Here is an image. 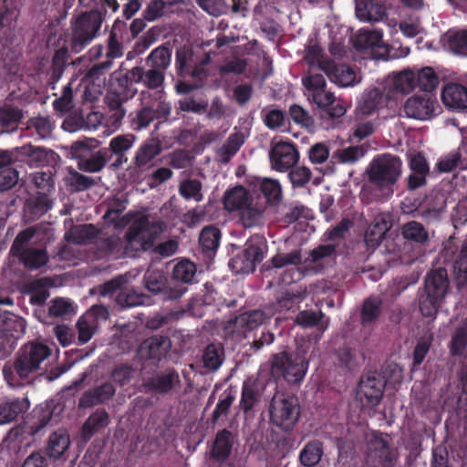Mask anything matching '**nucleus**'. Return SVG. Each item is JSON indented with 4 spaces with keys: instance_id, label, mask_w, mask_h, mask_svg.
Returning <instances> with one entry per match:
<instances>
[{
    "instance_id": "1",
    "label": "nucleus",
    "mask_w": 467,
    "mask_h": 467,
    "mask_svg": "<svg viewBox=\"0 0 467 467\" xmlns=\"http://www.w3.org/2000/svg\"><path fill=\"white\" fill-rule=\"evenodd\" d=\"M125 209L124 202L119 199V229L130 223L125 234L124 254L134 256L137 252L151 250L152 254L162 258L176 254L179 244L170 239L154 245L155 241L166 231L167 223L161 219L150 221L148 215L129 212L120 217L121 211Z\"/></svg>"
},
{
    "instance_id": "2",
    "label": "nucleus",
    "mask_w": 467,
    "mask_h": 467,
    "mask_svg": "<svg viewBox=\"0 0 467 467\" xmlns=\"http://www.w3.org/2000/svg\"><path fill=\"white\" fill-rule=\"evenodd\" d=\"M51 354V348L44 343L30 341L24 344L14 359L4 365V379L11 388L29 384L31 379L41 375L45 370L46 361Z\"/></svg>"
},
{
    "instance_id": "3",
    "label": "nucleus",
    "mask_w": 467,
    "mask_h": 467,
    "mask_svg": "<svg viewBox=\"0 0 467 467\" xmlns=\"http://www.w3.org/2000/svg\"><path fill=\"white\" fill-rule=\"evenodd\" d=\"M402 172V161L400 157L389 153L376 156L368 169V179L373 187V198L387 200L394 193V186Z\"/></svg>"
},
{
    "instance_id": "4",
    "label": "nucleus",
    "mask_w": 467,
    "mask_h": 467,
    "mask_svg": "<svg viewBox=\"0 0 467 467\" xmlns=\"http://www.w3.org/2000/svg\"><path fill=\"white\" fill-rule=\"evenodd\" d=\"M450 289L448 271L445 267L431 269L424 278L423 293L419 297V308L425 317H434L444 302Z\"/></svg>"
},
{
    "instance_id": "5",
    "label": "nucleus",
    "mask_w": 467,
    "mask_h": 467,
    "mask_svg": "<svg viewBox=\"0 0 467 467\" xmlns=\"http://www.w3.org/2000/svg\"><path fill=\"white\" fill-rule=\"evenodd\" d=\"M74 238L78 244L93 243L98 240L99 249L105 254L112 252L117 246V209L111 206L103 215V225L97 228L93 224H83L74 230Z\"/></svg>"
},
{
    "instance_id": "6",
    "label": "nucleus",
    "mask_w": 467,
    "mask_h": 467,
    "mask_svg": "<svg viewBox=\"0 0 467 467\" xmlns=\"http://www.w3.org/2000/svg\"><path fill=\"white\" fill-rule=\"evenodd\" d=\"M104 17L99 10L82 12L70 20V52L78 54L99 35Z\"/></svg>"
},
{
    "instance_id": "7",
    "label": "nucleus",
    "mask_w": 467,
    "mask_h": 467,
    "mask_svg": "<svg viewBox=\"0 0 467 467\" xmlns=\"http://www.w3.org/2000/svg\"><path fill=\"white\" fill-rule=\"evenodd\" d=\"M309 361L304 350L279 352L274 354L271 361V373L283 378L288 383H300L308 369Z\"/></svg>"
},
{
    "instance_id": "8",
    "label": "nucleus",
    "mask_w": 467,
    "mask_h": 467,
    "mask_svg": "<svg viewBox=\"0 0 467 467\" xmlns=\"http://www.w3.org/2000/svg\"><path fill=\"white\" fill-rule=\"evenodd\" d=\"M268 250L267 241L262 234H254L244 244V249L231 258L229 267L235 274L253 273Z\"/></svg>"
},
{
    "instance_id": "9",
    "label": "nucleus",
    "mask_w": 467,
    "mask_h": 467,
    "mask_svg": "<svg viewBox=\"0 0 467 467\" xmlns=\"http://www.w3.org/2000/svg\"><path fill=\"white\" fill-rule=\"evenodd\" d=\"M270 422L283 431H290L297 423L300 407L295 397L275 396L269 406Z\"/></svg>"
},
{
    "instance_id": "10",
    "label": "nucleus",
    "mask_w": 467,
    "mask_h": 467,
    "mask_svg": "<svg viewBox=\"0 0 467 467\" xmlns=\"http://www.w3.org/2000/svg\"><path fill=\"white\" fill-rule=\"evenodd\" d=\"M17 158V168L28 166L39 168L49 166L56 161L58 155L51 149L43 146H35L31 143L24 144L15 148Z\"/></svg>"
},
{
    "instance_id": "11",
    "label": "nucleus",
    "mask_w": 467,
    "mask_h": 467,
    "mask_svg": "<svg viewBox=\"0 0 467 467\" xmlns=\"http://www.w3.org/2000/svg\"><path fill=\"white\" fill-rule=\"evenodd\" d=\"M143 280L145 288L151 294L160 295L164 301L178 300L187 291L182 285L168 284L167 277L159 270H148Z\"/></svg>"
},
{
    "instance_id": "12",
    "label": "nucleus",
    "mask_w": 467,
    "mask_h": 467,
    "mask_svg": "<svg viewBox=\"0 0 467 467\" xmlns=\"http://www.w3.org/2000/svg\"><path fill=\"white\" fill-rule=\"evenodd\" d=\"M439 102L432 93H420L410 97L403 105V111L408 118L426 120L436 115Z\"/></svg>"
},
{
    "instance_id": "13",
    "label": "nucleus",
    "mask_w": 467,
    "mask_h": 467,
    "mask_svg": "<svg viewBox=\"0 0 467 467\" xmlns=\"http://www.w3.org/2000/svg\"><path fill=\"white\" fill-rule=\"evenodd\" d=\"M366 463L368 467H393L394 457L389 442L381 434H373L368 440Z\"/></svg>"
},
{
    "instance_id": "14",
    "label": "nucleus",
    "mask_w": 467,
    "mask_h": 467,
    "mask_svg": "<svg viewBox=\"0 0 467 467\" xmlns=\"http://www.w3.org/2000/svg\"><path fill=\"white\" fill-rule=\"evenodd\" d=\"M271 167L276 171H286L299 161V152L296 144L290 141L272 142L269 151Z\"/></svg>"
},
{
    "instance_id": "15",
    "label": "nucleus",
    "mask_w": 467,
    "mask_h": 467,
    "mask_svg": "<svg viewBox=\"0 0 467 467\" xmlns=\"http://www.w3.org/2000/svg\"><path fill=\"white\" fill-rule=\"evenodd\" d=\"M171 105L162 100L161 97H155L142 101V108L137 113L133 122L138 129L148 127L154 119H166L171 114Z\"/></svg>"
},
{
    "instance_id": "16",
    "label": "nucleus",
    "mask_w": 467,
    "mask_h": 467,
    "mask_svg": "<svg viewBox=\"0 0 467 467\" xmlns=\"http://www.w3.org/2000/svg\"><path fill=\"white\" fill-rule=\"evenodd\" d=\"M385 386L386 380L381 374L370 372L360 379L357 394L361 401L366 400L367 405L376 406L382 399Z\"/></svg>"
},
{
    "instance_id": "17",
    "label": "nucleus",
    "mask_w": 467,
    "mask_h": 467,
    "mask_svg": "<svg viewBox=\"0 0 467 467\" xmlns=\"http://www.w3.org/2000/svg\"><path fill=\"white\" fill-rule=\"evenodd\" d=\"M309 99L317 105L321 118L334 119L344 116L346 113V108L340 101L337 100L334 93L327 90V88L312 93Z\"/></svg>"
},
{
    "instance_id": "18",
    "label": "nucleus",
    "mask_w": 467,
    "mask_h": 467,
    "mask_svg": "<svg viewBox=\"0 0 467 467\" xmlns=\"http://www.w3.org/2000/svg\"><path fill=\"white\" fill-rule=\"evenodd\" d=\"M181 379L179 373L174 368H169L159 372L143 381L146 393L164 395L169 393L174 387L180 386Z\"/></svg>"
},
{
    "instance_id": "19",
    "label": "nucleus",
    "mask_w": 467,
    "mask_h": 467,
    "mask_svg": "<svg viewBox=\"0 0 467 467\" xmlns=\"http://www.w3.org/2000/svg\"><path fill=\"white\" fill-rule=\"evenodd\" d=\"M171 348L167 336L156 335L145 339L138 348V355L142 359L159 362L166 357Z\"/></svg>"
},
{
    "instance_id": "20",
    "label": "nucleus",
    "mask_w": 467,
    "mask_h": 467,
    "mask_svg": "<svg viewBox=\"0 0 467 467\" xmlns=\"http://www.w3.org/2000/svg\"><path fill=\"white\" fill-rule=\"evenodd\" d=\"M53 207V200L47 192H36L30 194L25 202L23 213L27 223L39 220Z\"/></svg>"
},
{
    "instance_id": "21",
    "label": "nucleus",
    "mask_w": 467,
    "mask_h": 467,
    "mask_svg": "<svg viewBox=\"0 0 467 467\" xmlns=\"http://www.w3.org/2000/svg\"><path fill=\"white\" fill-rule=\"evenodd\" d=\"M443 104L457 112H467V86L448 83L441 91Z\"/></svg>"
},
{
    "instance_id": "22",
    "label": "nucleus",
    "mask_w": 467,
    "mask_h": 467,
    "mask_svg": "<svg viewBox=\"0 0 467 467\" xmlns=\"http://www.w3.org/2000/svg\"><path fill=\"white\" fill-rule=\"evenodd\" d=\"M330 81L340 87L353 86L357 82V75L354 69L346 64H337L332 60H327L322 66Z\"/></svg>"
},
{
    "instance_id": "23",
    "label": "nucleus",
    "mask_w": 467,
    "mask_h": 467,
    "mask_svg": "<svg viewBox=\"0 0 467 467\" xmlns=\"http://www.w3.org/2000/svg\"><path fill=\"white\" fill-rule=\"evenodd\" d=\"M305 290L299 287L281 288L275 292L273 308L280 313L294 309L305 299Z\"/></svg>"
},
{
    "instance_id": "24",
    "label": "nucleus",
    "mask_w": 467,
    "mask_h": 467,
    "mask_svg": "<svg viewBox=\"0 0 467 467\" xmlns=\"http://www.w3.org/2000/svg\"><path fill=\"white\" fill-rule=\"evenodd\" d=\"M117 19L112 24V29L109 39V50L107 52V60L101 63L94 64L86 73V78L93 81H99L100 77L112 67L113 59L117 57Z\"/></svg>"
},
{
    "instance_id": "25",
    "label": "nucleus",
    "mask_w": 467,
    "mask_h": 467,
    "mask_svg": "<svg viewBox=\"0 0 467 467\" xmlns=\"http://www.w3.org/2000/svg\"><path fill=\"white\" fill-rule=\"evenodd\" d=\"M235 436L231 431L227 429L218 431L211 448V458L216 462L228 460L232 454Z\"/></svg>"
},
{
    "instance_id": "26",
    "label": "nucleus",
    "mask_w": 467,
    "mask_h": 467,
    "mask_svg": "<svg viewBox=\"0 0 467 467\" xmlns=\"http://www.w3.org/2000/svg\"><path fill=\"white\" fill-rule=\"evenodd\" d=\"M70 445V437L67 430L58 429L53 431L43 450L48 461L55 462L62 459Z\"/></svg>"
},
{
    "instance_id": "27",
    "label": "nucleus",
    "mask_w": 467,
    "mask_h": 467,
    "mask_svg": "<svg viewBox=\"0 0 467 467\" xmlns=\"http://www.w3.org/2000/svg\"><path fill=\"white\" fill-rule=\"evenodd\" d=\"M355 12L364 22L379 21L387 16L386 7L379 0H356Z\"/></svg>"
},
{
    "instance_id": "28",
    "label": "nucleus",
    "mask_w": 467,
    "mask_h": 467,
    "mask_svg": "<svg viewBox=\"0 0 467 467\" xmlns=\"http://www.w3.org/2000/svg\"><path fill=\"white\" fill-rule=\"evenodd\" d=\"M444 47L455 56L467 57V27L451 28L442 36Z\"/></svg>"
},
{
    "instance_id": "29",
    "label": "nucleus",
    "mask_w": 467,
    "mask_h": 467,
    "mask_svg": "<svg viewBox=\"0 0 467 467\" xmlns=\"http://www.w3.org/2000/svg\"><path fill=\"white\" fill-rule=\"evenodd\" d=\"M26 269L34 271L46 266L49 262L47 249L38 247H27L14 255Z\"/></svg>"
},
{
    "instance_id": "30",
    "label": "nucleus",
    "mask_w": 467,
    "mask_h": 467,
    "mask_svg": "<svg viewBox=\"0 0 467 467\" xmlns=\"http://www.w3.org/2000/svg\"><path fill=\"white\" fill-rule=\"evenodd\" d=\"M18 15L16 0H0V40L15 27Z\"/></svg>"
},
{
    "instance_id": "31",
    "label": "nucleus",
    "mask_w": 467,
    "mask_h": 467,
    "mask_svg": "<svg viewBox=\"0 0 467 467\" xmlns=\"http://www.w3.org/2000/svg\"><path fill=\"white\" fill-rule=\"evenodd\" d=\"M389 229V222L384 214L377 215L366 230L364 241L368 248L379 245L386 233Z\"/></svg>"
},
{
    "instance_id": "32",
    "label": "nucleus",
    "mask_w": 467,
    "mask_h": 467,
    "mask_svg": "<svg viewBox=\"0 0 467 467\" xmlns=\"http://www.w3.org/2000/svg\"><path fill=\"white\" fill-rule=\"evenodd\" d=\"M23 118L22 109L13 104L5 103L0 107V132L12 133L16 131Z\"/></svg>"
},
{
    "instance_id": "33",
    "label": "nucleus",
    "mask_w": 467,
    "mask_h": 467,
    "mask_svg": "<svg viewBox=\"0 0 467 467\" xmlns=\"http://www.w3.org/2000/svg\"><path fill=\"white\" fill-rule=\"evenodd\" d=\"M221 231L214 225L205 226L200 233L199 243L203 254L212 259L214 257L220 245Z\"/></svg>"
},
{
    "instance_id": "34",
    "label": "nucleus",
    "mask_w": 467,
    "mask_h": 467,
    "mask_svg": "<svg viewBox=\"0 0 467 467\" xmlns=\"http://www.w3.org/2000/svg\"><path fill=\"white\" fill-rule=\"evenodd\" d=\"M385 101L384 94L379 88L368 89L362 94L358 110L363 116H370L382 108Z\"/></svg>"
},
{
    "instance_id": "35",
    "label": "nucleus",
    "mask_w": 467,
    "mask_h": 467,
    "mask_svg": "<svg viewBox=\"0 0 467 467\" xmlns=\"http://www.w3.org/2000/svg\"><path fill=\"white\" fill-rule=\"evenodd\" d=\"M253 202L249 192L242 185L227 191L223 196L224 208L230 212L240 211L244 205Z\"/></svg>"
},
{
    "instance_id": "36",
    "label": "nucleus",
    "mask_w": 467,
    "mask_h": 467,
    "mask_svg": "<svg viewBox=\"0 0 467 467\" xmlns=\"http://www.w3.org/2000/svg\"><path fill=\"white\" fill-rule=\"evenodd\" d=\"M29 408L27 399H13L0 402V425L10 423Z\"/></svg>"
},
{
    "instance_id": "37",
    "label": "nucleus",
    "mask_w": 467,
    "mask_h": 467,
    "mask_svg": "<svg viewBox=\"0 0 467 467\" xmlns=\"http://www.w3.org/2000/svg\"><path fill=\"white\" fill-rule=\"evenodd\" d=\"M203 368L209 371H217L224 360V348L219 342L206 346L202 356Z\"/></svg>"
},
{
    "instance_id": "38",
    "label": "nucleus",
    "mask_w": 467,
    "mask_h": 467,
    "mask_svg": "<svg viewBox=\"0 0 467 467\" xmlns=\"http://www.w3.org/2000/svg\"><path fill=\"white\" fill-rule=\"evenodd\" d=\"M446 207L444 196L441 193L427 196L425 203L420 210V216L427 222L436 221Z\"/></svg>"
},
{
    "instance_id": "39",
    "label": "nucleus",
    "mask_w": 467,
    "mask_h": 467,
    "mask_svg": "<svg viewBox=\"0 0 467 467\" xmlns=\"http://www.w3.org/2000/svg\"><path fill=\"white\" fill-rule=\"evenodd\" d=\"M295 322L305 328H310V327H317L321 331H325L328 327V318L325 319V314L318 310H303L300 311L296 319Z\"/></svg>"
},
{
    "instance_id": "40",
    "label": "nucleus",
    "mask_w": 467,
    "mask_h": 467,
    "mask_svg": "<svg viewBox=\"0 0 467 467\" xmlns=\"http://www.w3.org/2000/svg\"><path fill=\"white\" fill-rule=\"evenodd\" d=\"M270 316L261 309H254L240 314L234 319V325L244 330H254L264 324Z\"/></svg>"
},
{
    "instance_id": "41",
    "label": "nucleus",
    "mask_w": 467,
    "mask_h": 467,
    "mask_svg": "<svg viewBox=\"0 0 467 467\" xmlns=\"http://www.w3.org/2000/svg\"><path fill=\"white\" fill-rule=\"evenodd\" d=\"M244 143V136L243 133H232L216 152L218 161L223 164L228 163L230 160L238 152Z\"/></svg>"
},
{
    "instance_id": "42",
    "label": "nucleus",
    "mask_w": 467,
    "mask_h": 467,
    "mask_svg": "<svg viewBox=\"0 0 467 467\" xmlns=\"http://www.w3.org/2000/svg\"><path fill=\"white\" fill-rule=\"evenodd\" d=\"M196 265L188 259H182L178 262L172 269L171 278L174 285L192 284L196 275ZM173 285V283H171Z\"/></svg>"
},
{
    "instance_id": "43",
    "label": "nucleus",
    "mask_w": 467,
    "mask_h": 467,
    "mask_svg": "<svg viewBox=\"0 0 467 467\" xmlns=\"http://www.w3.org/2000/svg\"><path fill=\"white\" fill-rule=\"evenodd\" d=\"M109 423V414L105 410H97L82 426L84 438L90 439L95 433L105 429Z\"/></svg>"
},
{
    "instance_id": "44",
    "label": "nucleus",
    "mask_w": 467,
    "mask_h": 467,
    "mask_svg": "<svg viewBox=\"0 0 467 467\" xmlns=\"http://www.w3.org/2000/svg\"><path fill=\"white\" fill-rule=\"evenodd\" d=\"M456 169H467V159L462 158L459 150H453L441 156L436 163V170L441 173L451 172Z\"/></svg>"
},
{
    "instance_id": "45",
    "label": "nucleus",
    "mask_w": 467,
    "mask_h": 467,
    "mask_svg": "<svg viewBox=\"0 0 467 467\" xmlns=\"http://www.w3.org/2000/svg\"><path fill=\"white\" fill-rule=\"evenodd\" d=\"M323 453L322 442L308 441L299 453V462L305 467H314L320 462Z\"/></svg>"
},
{
    "instance_id": "46",
    "label": "nucleus",
    "mask_w": 467,
    "mask_h": 467,
    "mask_svg": "<svg viewBox=\"0 0 467 467\" xmlns=\"http://www.w3.org/2000/svg\"><path fill=\"white\" fill-rule=\"evenodd\" d=\"M453 278L458 290L467 287V244L462 246L454 260Z\"/></svg>"
},
{
    "instance_id": "47",
    "label": "nucleus",
    "mask_w": 467,
    "mask_h": 467,
    "mask_svg": "<svg viewBox=\"0 0 467 467\" xmlns=\"http://www.w3.org/2000/svg\"><path fill=\"white\" fill-rule=\"evenodd\" d=\"M415 86L422 90V93H432L439 85V78L433 68L426 67L414 71Z\"/></svg>"
},
{
    "instance_id": "48",
    "label": "nucleus",
    "mask_w": 467,
    "mask_h": 467,
    "mask_svg": "<svg viewBox=\"0 0 467 467\" xmlns=\"http://www.w3.org/2000/svg\"><path fill=\"white\" fill-rule=\"evenodd\" d=\"M302 263V256L300 250H293L287 254H276L270 261L265 263L262 266L263 271L271 268H282L286 265H299Z\"/></svg>"
},
{
    "instance_id": "49",
    "label": "nucleus",
    "mask_w": 467,
    "mask_h": 467,
    "mask_svg": "<svg viewBox=\"0 0 467 467\" xmlns=\"http://www.w3.org/2000/svg\"><path fill=\"white\" fill-rule=\"evenodd\" d=\"M383 43V31L381 29L361 30L356 36L355 47L358 49L380 47Z\"/></svg>"
},
{
    "instance_id": "50",
    "label": "nucleus",
    "mask_w": 467,
    "mask_h": 467,
    "mask_svg": "<svg viewBox=\"0 0 467 467\" xmlns=\"http://www.w3.org/2000/svg\"><path fill=\"white\" fill-rule=\"evenodd\" d=\"M382 313V301L379 296H369L364 300L360 317L364 325L375 322Z\"/></svg>"
},
{
    "instance_id": "51",
    "label": "nucleus",
    "mask_w": 467,
    "mask_h": 467,
    "mask_svg": "<svg viewBox=\"0 0 467 467\" xmlns=\"http://www.w3.org/2000/svg\"><path fill=\"white\" fill-rule=\"evenodd\" d=\"M161 151V145L159 140L151 139L147 140L139 149L135 163L139 167H142L151 161Z\"/></svg>"
},
{
    "instance_id": "52",
    "label": "nucleus",
    "mask_w": 467,
    "mask_h": 467,
    "mask_svg": "<svg viewBox=\"0 0 467 467\" xmlns=\"http://www.w3.org/2000/svg\"><path fill=\"white\" fill-rule=\"evenodd\" d=\"M368 149L366 144L348 146L333 152L332 158L341 163H355L365 156Z\"/></svg>"
},
{
    "instance_id": "53",
    "label": "nucleus",
    "mask_w": 467,
    "mask_h": 467,
    "mask_svg": "<svg viewBox=\"0 0 467 467\" xmlns=\"http://www.w3.org/2000/svg\"><path fill=\"white\" fill-rule=\"evenodd\" d=\"M401 234L406 240L425 244L429 240V234L425 227L419 222L410 221L406 223L401 228Z\"/></svg>"
},
{
    "instance_id": "54",
    "label": "nucleus",
    "mask_w": 467,
    "mask_h": 467,
    "mask_svg": "<svg viewBox=\"0 0 467 467\" xmlns=\"http://www.w3.org/2000/svg\"><path fill=\"white\" fill-rule=\"evenodd\" d=\"M25 319L9 312L1 335L5 338L12 337L14 339H18L25 334Z\"/></svg>"
},
{
    "instance_id": "55",
    "label": "nucleus",
    "mask_w": 467,
    "mask_h": 467,
    "mask_svg": "<svg viewBox=\"0 0 467 467\" xmlns=\"http://www.w3.org/2000/svg\"><path fill=\"white\" fill-rule=\"evenodd\" d=\"M109 160V151L106 149L99 150L88 159L78 161V169L86 172H96L100 171Z\"/></svg>"
},
{
    "instance_id": "56",
    "label": "nucleus",
    "mask_w": 467,
    "mask_h": 467,
    "mask_svg": "<svg viewBox=\"0 0 467 467\" xmlns=\"http://www.w3.org/2000/svg\"><path fill=\"white\" fill-rule=\"evenodd\" d=\"M467 348V322L455 329L449 345L452 357H461Z\"/></svg>"
},
{
    "instance_id": "57",
    "label": "nucleus",
    "mask_w": 467,
    "mask_h": 467,
    "mask_svg": "<svg viewBox=\"0 0 467 467\" xmlns=\"http://www.w3.org/2000/svg\"><path fill=\"white\" fill-rule=\"evenodd\" d=\"M171 50L166 46H160L153 49L147 58L150 67L165 70L171 63Z\"/></svg>"
},
{
    "instance_id": "58",
    "label": "nucleus",
    "mask_w": 467,
    "mask_h": 467,
    "mask_svg": "<svg viewBox=\"0 0 467 467\" xmlns=\"http://www.w3.org/2000/svg\"><path fill=\"white\" fill-rule=\"evenodd\" d=\"M75 105L73 102V88L71 83L63 88L62 94L53 101L54 110L60 116L69 113Z\"/></svg>"
},
{
    "instance_id": "59",
    "label": "nucleus",
    "mask_w": 467,
    "mask_h": 467,
    "mask_svg": "<svg viewBox=\"0 0 467 467\" xmlns=\"http://www.w3.org/2000/svg\"><path fill=\"white\" fill-rule=\"evenodd\" d=\"M259 190L266 202L271 204H277L281 200L282 190L278 181L273 179H265L261 183Z\"/></svg>"
},
{
    "instance_id": "60",
    "label": "nucleus",
    "mask_w": 467,
    "mask_h": 467,
    "mask_svg": "<svg viewBox=\"0 0 467 467\" xmlns=\"http://www.w3.org/2000/svg\"><path fill=\"white\" fill-rule=\"evenodd\" d=\"M194 53L191 47H182L176 51L175 64L178 74L186 76L192 67Z\"/></svg>"
},
{
    "instance_id": "61",
    "label": "nucleus",
    "mask_w": 467,
    "mask_h": 467,
    "mask_svg": "<svg viewBox=\"0 0 467 467\" xmlns=\"http://www.w3.org/2000/svg\"><path fill=\"white\" fill-rule=\"evenodd\" d=\"M393 88L400 93H409L416 88L413 70H404L394 77Z\"/></svg>"
},
{
    "instance_id": "62",
    "label": "nucleus",
    "mask_w": 467,
    "mask_h": 467,
    "mask_svg": "<svg viewBox=\"0 0 467 467\" xmlns=\"http://www.w3.org/2000/svg\"><path fill=\"white\" fill-rule=\"evenodd\" d=\"M202 183L198 180H184L180 183L179 192L185 200L193 199L196 202L202 200Z\"/></svg>"
},
{
    "instance_id": "63",
    "label": "nucleus",
    "mask_w": 467,
    "mask_h": 467,
    "mask_svg": "<svg viewBox=\"0 0 467 467\" xmlns=\"http://www.w3.org/2000/svg\"><path fill=\"white\" fill-rule=\"evenodd\" d=\"M234 400L235 396L231 390H225L222 393L212 414L211 421L213 424H215L222 416L227 415Z\"/></svg>"
},
{
    "instance_id": "64",
    "label": "nucleus",
    "mask_w": 467,
    "mask_h": 467,
    "mask_svg": "<svg viewBox=\"0 0 467 467\" xmlns=\"http://www.w3.org/2000/svg\"><path fill=\"white\" fill-rule=\"evenodd\" d=\"M36 232V226H30L20 231L12 243L10 254L15 255V254H18L22 250L27 249V245L35 236Z\"/></svg>"
}]
</instances>
